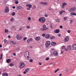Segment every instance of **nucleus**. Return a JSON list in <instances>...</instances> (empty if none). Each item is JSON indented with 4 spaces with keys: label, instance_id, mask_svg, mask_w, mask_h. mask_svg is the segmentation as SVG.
Masks as SVG:
<instances>
[{
    "label": "nucleus",
    "instance_id": "f257e3e1",
    "mask_svg": "<svg viewBox=\"0 0 76 76\" xmlns=\"http://www.w3.org/2000/svg\"><path fill=\"white\" fill-rule=\"evenodd\" d=\"M29 52L28 51L24 53V56L28 60H30V58H28L29 56Z\"/></svg>",
    "mask_w": 76,
    "mask_h": 76
},
{
    "label": "nucleus",
    "instance_id": "f03ea898",
    "mask_svg": "<svg viewBox=\"0 0 76 76\" xmlns=\"http://www.w3.org/2000/svg\"><path fill=\"white\" fill-rule=\"evenodd\" d=\"M45 18L44 17H41L39 19V22H41L43 23L44 22H45Z\"/></svg>",
    "mask_w": 76,
    "mask_h": 76
},
{
    "label": "nucleus",
    "instance_id": "7ed1b4c3",
    "mask_svg": "<svg viewBox=\"0 0 76 76\" xmlns=\"http://www.w3.org/2000/svg\"><path fill=\"white\" fill-rule=\"evenodd\" d=\"M43 28H41L40 29V30L41 31H45V30H47L48 29V28L46 27V25L44 24L43 26Z\"/></svg>",
    "mask_w": 76,
    "mask_h": 76
},
{
    "label": "nucleus",
    "instance_id": "20e7f679",
    "mask_svg": "<svg viewBox=\"0 0 76 76\" xmlns=\"http://www.w3.org/2000/svg\"><path fill=\"white\" fill-rule=\"evenodd\" d=\"M51 44V42L50 41H47L45 43L46 48H48V47Z\"/></svg>",
    "mask_w": 76,
    "mask_h": 76
},
{
    "label": "nucleus",
    "instance_id": "39448f33",
    "mask_svg": "<svg viewBox=\"0 0 76 76\" xmlns=\"http://www.w3.org/2000/svg\"><path fill=\"white\" fill-rule=\"evenodd\" d=\"M20 68H23V67H24L25 66L24 62L20 63Z\"/></svg>",
    "mask_w": 76,
    "mask_h": 76
},
{
    "label": "nucleus",
    "instance_id": "423d86ee",
    "mask_svg": "<svg viewBox=\"0 0 76 76\" xmlns=\"http://www.w3.org/2000/svg\"><path fill=\"white\" fill-rule=\"evenodd\" d=\"M16 38L17 39L20 40L22 39L21 37H19V35L17 34V36L16 37Z\"/></svg>",
    "mask_w": 76,
    "mask_h": 76
},
{
    "label": "nucleus",
    "instance_id": "0eeeda50",
    "mask_svg": "<svg viewBox=\"0 0 76 76\" xmlns=\"http://www.w3.org/2000/svg\"><path fill=\"white\" fill-rule=\"evenodd\" d=\"M53 54L55 56H58V53L56 51H55L54 52Z\"/></svg>",
    "mask_w": 76,
    "mask_h": 76
},
{
    "label": "nucleus",
    "instance_id": "6e6552de",
    "mask_svg": "<svg viewBox=\"0 0 76 76\" xmlns=\"http://www.w3.org/2000/svg\"><path fill=\"white\" fill-rule=\"evenodd\" d=\"M69 37L68 36L66 37L65 39V41L66 42H68V41H69Z\"/></svg>",
    "mask_w": 76,
    "mask_h": 76
},
{
    "label": "nucleus",
    "instance_id": "1a4fd4ad",
    "mask_svg": "<svg viewBox=\"0 0 76 76\" xmlns=\"http://www.w3.org/2000/svg\"><path fill=\"white\" fill-rule=\"evenodd\" d=\"M72 48L74 50H76V44H74L72 46Z\"/></svg>",
    "mask_w": 76,
    "mask_h": 76
},
{
    "label": "nucleus",
    "instance_id": "9d476101",
    "mask_svg": "<svg viewBox=\"0 0 76 76\" xmlns=\"http://www.w3.org/2000/svg\"><path fill=\"white\" fill-rule=\"evenodd\" d=\"M26 6H27V7H29L30 8H31L32 7V5L28 4H26Z\"/></svg>",
    "mask_w": 76,
    "mask_h": 76
},
{
    "label": "nucleus",
    "instance_id": "9b49d317",
    "mask_svg": "<svg viewBox=\"0 0 76 76\" xmlns=\"http://www.w3.org/2000/svg\"><path fill=\"white\" fill-rule=\"evenodd\" d=\"M9 7H7L5 9L4 11V12L5 13H7L8 12H9Z\"/></svg>",
    "mask_w": 76,
    "mask_h": 76
},
{
    "label": "nucleus",
    "instance_id": "f8f14e48",
    "mask_svg": "<svg viewBox=\"0 0 76 76\" xmlns=\"http://www.w3.org/2000/svg\"><path fill=\"white\" fill-rule=\"evenodd\" d=\"M54 32L56 33V34L59 33L60 32V30L58 29H56L54 31Z\"/></svg>",
    "mask_w": 76,
    "mask_h": 76
},
{
    "label": "nucleus",
    "instance_id": "ddd939ff",
    "mask_svg": "<svg viewBox=\"0 0 76 76\" xmlns=\"http://www.w3.org/2000/svg\"><path fill=\"white\" fill-rule=\"evenodd\" d=\"M40 39H41V37H37L35 38V39L36 41H39Z\"/></svg>",
    "mask_w": 76,
    "mask_h": 76
},
{
    "label": "nucleus",
    "instance_id": "4468645a",
    "mask_svg": "<svg viewBox=\"0 0 76 76\" xmlns=\"http://www.w3.org/2000/svg\"><path fill=\"white\" fill-rule=\"evenodd\" d=\"M50 35L49 34H47L45 36V38L46 39H48Z\"/></svg>",
    "mask_w": 76,
    "mask_h": 76
},
{
    "label": "nucleus",
    "instance_id": "2eb2a0df",
    "mask_svg": "<svg viewBox=\"0 0 76 76\" xmlns=\"http://www.w3.org/2000/svg\"><path fill=\"white\" fill-rule=\"evenodd\" d=\"M3 76H8V74L7 73H4L2 74Z\"/></svg>",
    "mask_w": 76,
    "mask_h": 76
},
{
    "label": "nucleus",
    "instance_id": "dca6fc26",
    "mask_svg": "<svg viewBox=\"0 0 76 76\" xmlns=\"http://www.w3.org/2000/svg\"><path fill=\"white\" fill-rule=\"evenodd\" d=\"M67 48L68 50H71V49H72V47L69 45L67 46Z\"/></svg>",
    "mask_w": 76,
    "mask_h": 76
},
{
    "label": "nucleus",
    "instance_id": "f3484780",
    "mask_svg": "<svg viewBox=\"0 0 76 76\" xmlns=\"http://www.w3.org/2000/svg\"><path fill=\"white\" fill-rule=\"evenodd\" d=\"M70 15H72V16H73V15H75L76 16V14L74 12H71L70 13Z\"/></svg>",
    "mask_w": 76,
    "mask_h": 76
},
{
    "label": "nucleus",
    "instance_id": "a211bd4d",
    "mask_svg": "<svg viewBox=\"0 0 76 76\" xmlns=\"http://www.w3.org/2000/svg\"><path fill=\"white\" fill-rule=\"evenodd\" d=\"M11 61V60H10V59H8L6 60L7 63H10V62Z\"/></svg>",
    "mask_w": 76,
    "mask_h": 76
},
{
    "label": "nucleus",
    "instance_id": "6ab92c4d",
    "mask_svg": "<svg viewBox=\"0 0 76 76\" xmlns=\"http://www.w3.org/2000/svg\"><path fill=\"white\" fill-rule=\"evenodd\" d=\"M56 43H55L54 42H52V43H51V45H56Z\"/></svg>",
    "mask_w": 76,
    "mask_h": 76
},
{
    "label": "nucleus",
    "instance_id": "aec40b11",
    "mask_svg": "<svg viewBox=\"0 0 76 76\" xmlns=\"http://www.w3.org/2000/svg\"><path fill=\"white\" fill-rule=\"evenodd\" d=\"M55 64V62H53L52 63L50 64V65H51V66H53L54 64Z\"/></svg>",
    "mask_w": 76,
    "mask_h": 76
},
{
    "label": "nucleus",
    "instance_id": "412c9836",
    "mask_svg": "<svg viewBox=\"0 0 76 76\" xmlns=\"http://www.w3.org/2000/svg\"><path fill=\"white\" fill-rule=\"evenodd\" d=\"M29 71V68H27L26 69V72H28Z\"/></svg>",
    "mask_w": 76,
    "mask_h": 76
},
{
    "label": "nucleus",
    "instance_id": "4be33fe9",
    "mask_svg": "<svg viewBox=\"0 0 76 76\" xmlns=\"http://www.w3.org/2000/svg\"><path fill=\"white\" fill-rule=\"evenodd\" d=\"M55 37H54V36H51V37H50V39H55Z\"/></svg>",
    "mask_w": 76,
    "mask_h": 76
},
{
    "label": "nucleus",
    "instance_id": "5701e85b",
    "mask_svg": "<svg viewBox=\"0 0 76 76\" xmlns=\"http://www.w3.org/2000/svg\"><path fill=\"white\" fill-rule=\"evenodd\" d=\"M62 5L64 6H67V3H64L62 4Z\"/></svg>",
    "mask_w": 76,
    "mask_h": 76
},
{
    "label": "nucleus",
    "instance_id": "b1692460",
    "mask_svg": "<svg viewBox=\"0 0 76 76\" xmlns=\"http://www.w3.org/2000/svg\"><path fill=\"white\" fill-rule=\"evenodd\" d=\"M2 57H3V53H1V54L0 58V59L1 60V59H2Z\"/></svg>",
    "mask_w": 76,
    "mask_h": 76
},
{
    "label": "nucleus",
    "instance_id": "393cba45",
    "mask_svg": "<svg viewBox=\"0 0 76 76\" xmlns=\"http://www.w3.org/2000/svg\"><path fill=\"white\" fill-rule=\"evenodd\" d=\"M59 69H57L54 72L55 73H57V71H58V70H59Z\"/></svg>",
    "mask_w": 76,
    "mask_h": 76
},
{
    "label": "nucleus",
    "instance_id": "a878e982",
    "mask_svg": "<svg viewBox=\"0 0 76 76\" xmlns=\"http://www.w3.org/2000/svg\"><path fill=\"white\" fill-rule=\"evenodd\" d=\"M69 12H73V9L72 8L70 9V10H69Z\"/></svg>",
    "mask_w": 76,
    "mask_h": 76
},
{
    "label": "nucleus",
    "instance_id": "bb28decb",
    "mask_svg": "<svg viewBox=\"0 0 76 76\" xmlns=\"http://www.w3.org/2000/svg\"><path fill=\"white\" fill-rule=\"evenodd\" d=\"M72 10L73 11H75V10H76V8L74 7L73 8H72Z\"/></svg>",
    "mask_w": 76,
    "mask_h": 76
},
{
    "label": "nucleus",
    "instance_id": "cd10ccee",
    "mask_svg": "<svg viewBox=\"0 0 76 76\" xmlns=\"http://www.w3.org/2000/svg\"><path fill=\"white\" fill-rule=\"evenodd\" d=\"M67 19V17H65L64 18V20H66Z\"/></svg>",
    "mask_w": 76,
    "mask_h": 76
},
{
    "label": "nucleus",
    "instance_id": "c85d7f7f",
    "mask_svg": "<svg viewBox=\"0 0 76 76\" xmlns=\"http://www.w3.org/2000/svg\"><path fill=\"white\" fill-rule=\"evenodd\" d=\"M57 35L58 37H60L61 36V34H58Z\"/></svg>",
    "mask_w": 76,
    "mask_h": 76
},
{
    "label": "nucleus",
    "instance_id": "c756f323",
    "mask_svg": "<svg viewBox=\"0 0 76 76\" xmlns=\"http://www.w3.org/2000/svg\"><path fill=\"white\" fill-rule=\"evenodd\" d=\"M13 66V64H12V63H11L10 64V66L11 67H12Z\"/></svg>",
    "mask_w": 76,
    "mask_h": 76
},
{
    "label": "nucleus",
    "instance_id": "7c9ffc66",
    "mask_svg": "<svg viewBox=\"0 0 76 76\" xmlns=\"http://www.w3.org/2000/svg\"><path fill=\"white\" fill-rule=\"evenodd\" d=\"M26 39H27V37H25L24 38H23V40L24 41H25V40H26Z\"/></svg>",
    "mask_w": 76,
    "mask_h": 76
},
{
    "label": "nucleus",
    "instance_id": "2f4dec72",
    "mask_svg": "<svg viewBox=\"0 0 76 76\" xmlns=\"http://www.w3.org/2000/svg\"><path fill=\"white\" fill-rule=\"evenodd\" d=\"M30 41V40L29 39H28L27 40V42L28 43H29V42Z\"/></svg>",
    "mask_w": 76,
    "mask_h": 76
},
{
    "label": "nucleus",
    "instance_id": "473e14b6",
    "mask_svg": "<svg viewBox=\"0 0 76 76\" xmlns=\"http://www.w3.org/2000/svg\"><path fill=\"white\" fill-rule=\"evenodd\" d=\"M8 30H7V29H5V32H6V33L8 32Z\"/></svg>",
    "mask_w": 76,
    "mask_h": 76
},
{
    "label": "nucleus",
    "instance_id": "72a5a7b5",
    "mask_svg": "<svg viewBox=\"0 0 76 76\" xmlns=\"http://www.w3.org/2000/svg\"><path fill=\"white\" fill-rule=\"evenodd\" d=\"M15 12H12V16H15Z\"/></svg>",
    "mask_w": 76,
    "mask_h": 76
},
{
    "label": "nucleus",
    "instance_id": "f704fd0d",
    "mask_svg": "<svg viewBox=\"0 0 76 76\" xmlns=\"http://www.w3.org/2000/svg\"><path fill=\"white\" fill-rule=\"evenodd\" d=\"M50 27L52 29H53V25L52 24H51L50 25Z\"/></svg>",
    "mask_w": 76,
    "mask_h": 76
},
{
    "label": "nucleus",
    "instance_id": "c9c22d12",
    "mask_svg": "<svg viewBox=\"0 0 76 76\" xmlns=\"http://www.w3.org/2000/svg\"><path fill=\"white\" fill-rule=\"evenodd\" d=\"M69 69H65V71L66 72H69Z\"/></svg>",
    "mask_w": 76,
    "mask_h": 76
},
{
    "label": "nucleus",
    "instance_id": "e433bc0d",
    "mask_svg": "<svg viewBox=\"0 0 76 76\" xmlns=\"http://www.w3.org/2000/svg\"><path fill=\"white\" fill-rule=\"evenodd\" d=\"M27 28H28V29H29V28H30V26H27Z\"/></svg>",
    "mask_w": 76,
    "mask_h": 76
},
{
    "label": "nucleus",
    "instance_id": "4c0bfd02",
    "mask_svg": "<svg viewBox=\"0 0 76 76\" xmlns=\"http://www.w3.org/2000/svg\"><path fill=\"white\" fill-rule=\"evenodd\" d=\"M12 42L13 44H16V42H14V41H12Z\"/></svg>",
    "mask_w": 76,
    "mask_h": 76
},
{
    "label": "nucleus",
    "instance_id": "58836bf2",
    "mask_svg": "<svg viewBox=\"0 0 76 76\" xmlns=\"http://www.w3.org/2000/svg\"><path fill=\"white\" fill-rule=\"evenodd\" d=\"M31 17H28V20L30 21L31 20Z\"/></svg>",
    "mask_w": 76,
    "mask_h": 76
},
{
    "label": "nucleus",
    "instance_id": "ea45409f",
    "mask_svg": "<svg viewBox=\"0 0 76 76\" xmlns=\"http://www.w3.org/2000/svg\"><path fill=\"white\" fill-rule=\"evenodd\" d=\"M42 37H45V34H42Z\"/></svg>",
    "mask_w": 76,
    "mask_h": 76
},
{
    "label": "nucleus",
    "instance_id": "a19ab883",
    "mask_svg": "<svg viewBox=\"0 0 76 76\" xmlns=\"http://www.w3.org/2000/svg\"><path fill=\"white\" fill-rule=\"evenodd\" d=\"M56 22H59L60 21V20L58 19H56Z\"/></svg>",
    "mask_w": 76,
    "mask_h": 76
},
{
    "label": "nucleus",
    "instance_id": "79ce46f5",
    "mask_svg": "<svg viewBox=\"0 0 76 76\" xmlns=\"http://www.w3.org/2000/svg\"><path fill=\"white\" fill-rule=\"evenodd\" d=\"M17 8L18 9H21V7L20 6H18L17 7Z\"/></svg>",
    "mask_w": 76,
    "mask_h": 76
},
{
    "label": "nucleus",
    "instance_id": "37998d69",
    "mask_svg": "<svg viewBox=\"0 0 76 76\" xmlns=\"http://www.w3.org/2000/svg\"><path fill=\"white\" fill-rule=\"evenodd\" d=\"M10 20V21H11V22H12V21H13V20H14V19H13V18H12Z\"/></svg>",
    "mask_w": 76,
    "mask_h": 76
},
{
    "label": "nucleus",
    "instance_id": "c03bdc74",
    "mask_svg": "<svg viewBox=\"0 0 76 76\" xmlns=\"http://www.w3.org/2000/svg\"><path fill=\"white\" fill-rule=\"evenodd\" d=\"M47 4H48L47 3L45 2V3H44V5H47Z\"/></svg>",
    "mask_w": 76,
    "mask_h": 76
},
{
    "label": "nucleus",
    "instance_id": "a18cd8bd",
    "mask_svg": "<svg viewBox=\"0 0 76 76\" xmlns=\"http://www.w3.org/2000/svg\"><path fill=\"white\" fill-rule=\"evenodd\" d=\"M49 59H50V58H48H48H47L45 60H49Z\"/></svg>",
    "mask_w": 76,
    "mask_h": 76
},
{
    "label": "nucleus",
    "instance_id": "49530a36",
    "mask_svg": "<svg viewBox=\"0 0 76 76\" xmlns=\"http://www.w3.org/2000/svg\"><path fill=\"white\" fill-rule=\"evenodd\" d=\"M67 32L69 33L70 32H71V31H70V30H69L67 31Z\"/></svg>",
    "mask_w": 76,
    "mask_h": 76
},
{
    "label": "nucleus",
    "instance_id": "de8ad7c7",
    "mask_svg": "<svg viewBox=\"0 0 76 76\" xmlns=\"http://www.w3.org/2000/svg\"><path fill=\"white\" fill-rule=\"evenodd\" d=\"M29 61L30 62H32V61H33V60L32 59H30Z\"/></svg>",
    "mask_w": 76,
    "mask_h": 76
},
{
    "label": "nucleus",
    "instance_id": "09e8293b",
    "mask_svg": "<svg viewBox=\"0 0 76 76\" xmlns=\"http://www.w3.org/2000/svg\"><path fill=\"white\" fill-rule=\"evenodd\" d=\"M27 10H31V8L28 7L27 8Z\"/></svg>",
    "mask_w": 76,
    "mask_h": 76
},
{
    "label": "nucleus",
    "instance_id": "8fccbe9b",
    "mask_svg": "<svg viewBox=\"0 0 76 76\" xmlns=\"http://www.w3.org/2000/svg\"><path fill=\"white\" fill-rule=\"evenodd\" d=\"M44 2H41L40 3V4H44Z\"/></svg>",
    "mask_w": 76,
    "mask_h": 76
},
{
    "label": "nucleus",
    "instance_id": "3c124183",
    "mask_svg": "<svg viewBox=\"0 0 76 76\" xmlns=\"http://www.w3.org/2000/svg\"><path fill=\"white\" fill-rule=\"evenodd\" d=\"M18 1H16L15 2V4H18Z\"/></svg>",
    "mask_w": 76,
    "mask_h": 76
},
{
    "label": "nucleus",
    "instance_id": "603ef678",
    "mask_svg": "<svg viewBox=\"0 0 76 76\" xmlns=\"http://www.w3.org/2000/svg\"><path fill=\"white\" fill-rule=\"evenodd\" d=\"M59 27L61 29H62V28H63V26H60Z\"/></svg>",
    "mask_w": 76,
    "mask_h": 76
},
{
    "label": "nucleus",
    "instance_id": "864d4df0",
    "mask_svg": "<svg viewBox=\"0 0 76 76\" xmlns=\"http://www.w3.org/2000/svg\"><path fill=\"white\" fill-rule=\"evenodd\" d=\"M66 51H68V50H67V49L66 48H65L64 49Z\"/></svg>",
    "mask_w": 76,
    "mask_h": 76
},
{
    "label": "nucleus",
    "instance_id": "5fc2aeb1",
    "mask_svg": "<svg viewBox=\"0 0 76 76\" xmlns=\"http://www.w3.org/2000/svg\"><path fill=\"white\" fill-rule=\"evenodd\" d=\"M7 40H6V39H4V42H7Z\"/></svg>",
    "mask_w": 76,
    "mask_h": 76
},
{
    "label": "nucleus",
    "instance_id": "6e6d98bb",
    "mask_svg": "<svg viewBox=\"0 0 76 76\" xmlns=\"http://www.w3.org/2000/svg\"><path fill=\"white\" fill-rule=\"evenodd\" d=\"M61 12L62 13H63V12H65V11H64V10H61Z\"/></svg>",
    "mask_w": 76,
    "mask_h": 76
},
{
    "label": "nucleus",
    "instance_id": "4d7b16f0",
    "mask_svg": "<svg viewBox=\"0 0 76 76\" xmlns=\"http://www.w3.org/2000/svg\"><path fill=\"white\" fill-rule=\"evenodd\" d=\"M49 10L50 11H51V8L50 7V8L49 9Z\"/></svg>",
    "mask_w": 76,
    "mask_h": 76
},
{
    "label": "nucleus",
    "instance_id": "13d9d810",
    "mask_svg": "<svg viewBox=\"0 0 76 76\" xmlns=\"http://www.w3.org/2000/svg\"><path fill=\"white\" fill-rule=\"evenodd\" d=\"M62 49H63V48H65V46H62Z\"/></svg>",
    "mask_w": 76,
    "mask_h": 76
},
{
    "label": "nucleus",
    "instance_id": "bf43d9fd",
    "mask_svg": "<svg viewBox=\"0 0 76 76\" xmlns=\"http://www.w3.org/2000/svg\"><path fill=\"white\" fill-rule=\"evenodd\" d=\"M45 17H48V15L47 14H45Z\"/></svg>",
    "mask_w": 76,
    "mask_h": 76
},
{
    "label": "nucleus",
    "instance_id": "052dcab7",
    "mask_svg": "<svg viewBox=\"0 0 76 76\" xmlns=\"http://www.w3.org/2000/svg\"><path fill=\"white\" fill-rule=\"evenodd\" d=\"M61 7H62V8H64V5H62Z\"/></svg>",
    "mask_w": 76,
    "mask_h": 76
},
{
    "label": "nucleus",
    "instance_id": "680f3d73",
    "mask_svg": "<svg viewBox=\"0 0 76 76\" xmlns=\"http://www.w3.org/2000/svg\"><path fill=\"white\" fill-rule=\"evenodd\" d=\"M39 64L40 65H41V64H42V63H41V62H39Z\"/></svg>",
    "mask_w": 76,
    "mask_h": 76
},
{
    "label": "nucleus",
    "instance_id": "e2e57ef3",
    "mask_svg": "<svg viewBox=\"0 0 76 76\" xmlns=\"http://www.w3.org/2000/svg\"><path fill=\"white\" fill-rule=\"evenodd\" d=\"M70 22H70L71 23H72V22H73V20H70Z\"/></svg>",
    "mask_w": 76,
    "mask_h": 76
},
{
    "label": "nucleus",
    "instance_id": "0e129e2a",
    "mask_svg": "<svg viewBox=\"0 0 76 76\" xmlns=\"http://www.w3.org/2000/svg\"><path fill=\"white\" fill-rule=\"evenodd\" d=\"M59 14L61 15V14H62V13L61 12V11L59 12Z\"/></svg>",
    "mask_w": 76,
    "mask_h": 76
},
{
    "label": "nucleus",
    "instance_id": "69168bd1",
    "mask_svg": "<svg viewBox=\"0 0 76 76\" xmlns=\"http://www.w3.org/2000/svg\"><path fill=\"white\" fill-rule=\"evenodd\" d=\"M12 8L13 9H15V8H16V7H15V6H13L12 7Z\"/></svg>",
    "mask_w": 76,
    "mask_h": 76
},
{
    "label": "nucleus",
    "instance_id": "338daca9",
    "mask_svg": "<svg viewBox=\"0 0 76 76\" xmlns=\"http://www.w3.org/2000/svg\"><path fill=\"white\" fill-rule=\"evenodd\" d=\"M26 71H24V72H23V74H26Z\"/></svg>",
    "mask_w": 76,
    "mask_h": 76
},
{
    "label": "nucleus",
    "instance_id": "774afa93",
    "mask_svg": "<svg viewBox=\"0 0 76 76\" xmlns=\"http://www.w3.org/2000/svg\"><path fill=\"white\" fill-rule=\"evenodd\" d=\"M33 39L32 38H31L30 39V41H32Z\"/></svg>",
    "mask_w": 76,
    "mask_h": 76
}]
</instances>
